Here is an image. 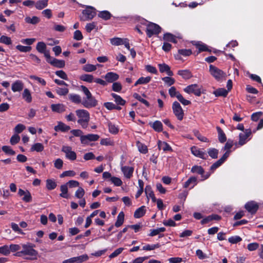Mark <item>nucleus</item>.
<instances>
[{"mask_svg":"<svg viewBox=\"0 0 263 263\" xmlns=\"http://www.w3.org/2000/svg\"><path fill=\"white\" fill-rule=\"evenodd\" d=\"M76 114L78 118V123L81 125L83 128H86L88 125V122L90 120V114L89 112L85 109H77Z\"/></svg>","mask_w":263,"mask_h":263,"instance_id":"1","label":"nucleus"},{"mask_svg":"<svg viewBox=\"0 0 263 263\" xmlns=\"http://www.w3.org/2000/svg\"><path fill=\"white\" fill-rule=\"evenodd\" d=\"M34 247V245L29 243L23 245L22 250L20 252H17L15 254V255L17 256H21L22 255H29L32 257L31 258V259H36L38 252L37 251L33 249Z\"/></svg>","mask_w":263,"mask_h":263,"instance_id":"2","label":"nucleus"},{"mask_svg":"<svg viewBox=\"0 0 263 263\" xmlns=\"http://www.w3.org/2000/svg\"><path fill=\"white\" fill-rule=\"evenodd\" d=\"M83 16L81 18L83 21L92 20L96 15V9L91 6H86V9L82 11Z\"/></svg>","mask_w":263,"mask_h":263,"instance_id":"3","label":"nucleus"},{"mask_svg":"<svg viewBox=\"0 0 263 263\" xmlns=\"http://www.w3.org/2000/svg\"><path fill=\"white\" fill-rule=\"evenodd\" d=\"M210 72L211 74L217 80L219 81L222 79L223 78H224L226 76V73L219 69L217 67L212 65H210Z\"/></svg>","mask_w":263,"mask_h":263,"instance_id":"4","label":"nucleus"},{"mask_svg":"<svg viewBox=\"0 0 263 263\" xmlns=\"http://www.w3.org/2000/svg\"><path fill=\"white\" fill-rule=\"evenodd\" d=\"M161 31V27L153 23H149L147 25L146 33L149 37H151L154 34H158Z\"/></svg>","mask_w":263,"mask_h":263,"instance_id":"5","label":"nucleus"},{"mask_svg":"<svg viewBox=\"0 0 263 263\" xmlns=\"http://www.w3.org/2000/svg\"><path fill=\"white\" fill-rule=\"evenodd\" d=\"M172 109L178 120H182L184 117V112L180 104L177 101L174 102L172 105Z\"/></svg>","mask_w":263,"mask_h":263,"instance_id":"6","label":"nucleus"},{"mask_svg":"<svg viewBox=\"0 0 263 263\" xmlns=\"http://www.w3.org/2000/svg\"><path fill=\"white\" fill-rule=\"evenodd\" d=\"M82 104L85 107L90 108L96 106L98 104V101L91 95L89 97L84 98Z\"/></svg>","mask_w":263,"mask_h":263,"instance_id":"7","label":"nucleus"},{"mask_svg":"<svg viewBox=\"0 0 263 263\" xmlns=\"http://www.w3.org/2000/svg\"><path fill=\"white\" fill-rule=\"evenodd\" d=\"M252 134L250 129H247L243 133H240L239 135V141L238 143V146H242L245 144L251 138L249 137Z\"/></svg>","mask_w":263,"mask_h":263,"instance_id":"8","label":"nucleus"},{"mask_svg":"<svg viewBox=\"0 0 263 263\" xmlns=\"http://www.w3.org/2000/svg\"><path fill=\"white\" fill-rule=\"evenodd\" d=\"M61 151L65 153V157L67 159L71 161L76 159L77 154L72 151L71 147L69 146H63Z\"/></svg>","mask_w":263,"mask_h":263,"instance_id":"9","label":"nucleus"},{"mask_svg":"<svg viewBox=\"0 0 263 263\" xmlns=\"http://www.w3.org/2000/svg\"><path fill=\"white\" fill-rule=\"evenodd\" d=\"M88 259V256L87 254L71 257L70 258L64 260L62 263H82Z\"/></svg>","mask_w":263,"mask_h":263,"instance_id":"10","label":"nucleus"},{"mask_svg":"<svg viewBox=\"0 0 263 263\" xmlns=\"http://www.w3.org/2000/svg\"><path fill=\"white\" fill-rule=\"evenodd\" d=\"M99 139V136L97 134H88L81 137V142L82 144H88L89 142L96 141Z\"/></svg>","mask_w":263,"mask_h":263,"instance_id":"11","label":"nucleus"},{"mask_svg":"<svg viewBox=\"0 0 263 263\" xmlns=\"http://www.w3.org/2000/svg\"><path fill=\"white\" fill-rule=\"evenodd\" d=\"M184 91L187 93H193L197 96H200L201 94V89L196 84L187 86L184 89Z\"/></svg>","mask_w":263,"mask_h":263,"instance_id":"12","label":"nucleus"},{"mask_svg":"<svg viewBox=\"0 0 263 263\" xmlns=\"http://www.w3.org/2000/svg\"><path fill=\"white\" fill-rule=\"evenodd\" d=\"M121 170L123 173L124 176L127 179H130L133 176V174L134 171L133 167L123 166V163L121 162Z\"/></svg>","mask_w":263,"mask_h":263,"instance_id":"13","label":"nucleus"},{"mask_svg":"<svg viewBox=\"0 0 263 263\" xmlns=\"http://www.w3.org/2000/svg\"><path fill=\"white\" fill-rule=\"evenodd\" d=\"M191 153L195 156L202 159H205L207 157L206 153L201 151L196 146H192L191 148Z\"/></svg>","mask_w":263,"mask_h":263,"instance_id":"14","label":"nucleus"},{"mask_svg":"<svg viewBox=\"0 0 263 263\" xmlns=\"http://www.w3.org/2000/svg\"><path fill=\"white\" fill-rule=\"evenodd\" d=\"M18 195L20 196H24L22 200L26 202H29L32 200V197L29 191H24L20 189L18 191Z\"/></svg>","mask_w":263,"mask_h":263,"instance_id":"15","label":"nucleus"},{"mask_svg":"<svg viewBox=\"0 0 263 263\" xmlns=\"http://www.w3.org/2000/svg\"><path fill=\"white\" fill-rule=\"evenodd\" d=\"M24 84L21 80H16L14 81L11 85V89L13 92H20L24 88Z\"/></svg>","mask_w":263,"mask_h":263,"instance_id":"16","label":"nucleus"},{"mask_svg":"<svg viewBox=\"0 0 263 263\" xmlns=\"http://www.w3.org/2000/svg\"><path fill=\"white\" fill-rule=\"evenodd\" d=\"M245 207L248 212L252 214L255 213L258 208L257 204L253 201L247 202Z\"/></svg>","mask_w":263,"mask_h":263,"instance_id":"17","label":"nucleus"},{"mask_svg":"<svg viewBox=\"0 0 263 263\" xmlns=\"http://www.w3.org/2000/svg\"><path fill=\"white\" fill-rule=\"evenodd\" d=\"M119 78V75L113 72H107L104 76L105 79L108 83H112L117 80Z\"/></svg>","mask_w":263,"mask_h":263,"instance_id":"18","label":"nucleus"},{"mask_svg":"<svg viewBox=\"0 0 263 263\" xmlns=\"http://www.w3.org/2000/svg\"><path fill=\"white\" fill-rule=\"evenodd\" d=\"M70 129L69 126L67 125L65 123L62 122H58V125L55 126L54 127V129L56 132H66L69 130Z\"/></svg>","mask_w":263,"mask_h":263,"instance_id":"19","label":"nucleus"},{"mask_svg":"<svg viewBox=\"0 0 263 263\" xmlns=\"http://www.w3.org/2000/svg\"><path fill=\"white\" fill-rule=\"evenodd\" d=\"M158 67L160 72L163 73L165 72L169 76H172L173 72L171 70L170 67L168 65L165 63L159 64Z\"/></svg>","mask_w":263,"mask_h":263,"instance_id":"20","label":"nucleus"},{"mask_svg":"<svg viewBox=\"0 0 263 263\" xmlns=\"http://www.w3.org/2000/svg\"><path fill=\"white\" fill-rule=\"evenodd\" d=\"M51 108L52 111L58 113H62L66 110L65 106L60 103L52 104L51 105Z\"/></svg>","mask_w":263,"mask_h":263,"instance_id":"21","label":"nucleus"},{"mask_svg":"<svg viewBox=\"0 0 263 263\" xmlns=\"http://www.w3.org/2000/svg\"><path fill=\"white\" fill-rule=\"evenodd\" d=\"M22 98L24 100L28 103H30L32 101V97L30 91L28 88H25L22 94Z\"/></svg>","mask_w":263,"mask_h":263,"instance_id":"22","label":"nucleus"},{"mask_svg":"<svg viewBox=\"0 0 263 263\" xmlns=\"http://www.w3.org/2000/svg\"><path fill=\"white\" fill-rule=\"evenodd\" d=\"M60 191L61 193L60 194V196L68 199L69 197V194H68V187L67 184H63L60 186Z\"/></svg>","mask_w":263,"mask_h":263,"instance_id":"23","label":"nucleus"},{"mask_svg":"<svg viewBox=\"0 0 263 263\" xmlns=\"http://www.w3.org/2000/svg\"><path fill=\"white\" fill-rule=\"evenodd\" d=\"M49 63L58 68H63L65 66V62L63 60H58L55 58H52V60H49Z\"/></svg>","mask_w":263,"mask_h":263,"instance_id":"24","label":"nucleus"},{"mask_svg":"<svg viewBox=\"0 0 263 263\" xmlns=\"http://www.w3.org/2000/svg\"><path fill=\"white\" fill-rule=\"evenodd\" d=\"M197 184V178L195 177H190L183 184L184 188H187L191 186L193 188Z\"/></svg>","mask_w":263,"mask_h":263,"instance_id":"25","label":"nucleus"},{"mask_svg":"<svg viewBox=\"0 0 263 263\" xmlns=\"http://www.w3.org/2000/svg\"><path fill=\"white\" fill-rule=\"evenodd\" d=\"M195 46L198 49L199 52L202 51H209L211 52V50H210L208 46L204 43L201 42H196L195 43Z\"/></svg>","mask_w":263,"mask_h":263,"instance_id":"26","label":"nucleus"},{"mask_svg":"<svg viewBox=\"0 0 263 263\" xmlns=\"http://www.w3.org/2000/svg\"><path fill=\"white\" fill-rule=\"evenodd\" d=\"M158 148L160 149H162L164 152L166 151H172L173 149L170 145L165 142H162L161 141H159L158 142Z\"/></svg>","mask_w":263,"mask_h":263,"instance_id":"27","label":"nucleus"},{"mask_svg":"<svg viewBox=\"0 0 263 263\" xmlns=\"http://www.w3.org/2000/svg\"><path fill=\"white\" fill-rule=\"evenodd\" d=\"M69 99L70 101H71L73 103L76 104H79L80 103H82V99L80 95L77 94L71 93L68 96Z\"/></svg>","mask_w":263,"mask_h":263,"instance_id":"28","label":"nucleus"},{"mask_svg":"<svg viewBox=\"0 0 263 263\" xmlns=\"http://www.w3.org/2000/svg\"><path fill=\"white\" fill-rule=\"evenodd\" d=\"M111 96L114 99V101L117 105H120L122 106L125 105L126 103L125 100L123 99L120 96L114 93H112L111 94Z\"/></svg>","mask_w":263,"mask_h":263,"instance_id":"29","label":"nucleus"},{"mask_svg":"<svg viewBox=\"0 0 263 263\" xmlns=\"http://www.w3.org/2000/svg\"><path fill=\"white\" fill-rule=\"evenodd\" d=\"M48 0H40L35 3V7L38 10H42L48 5Z\"/></svg>","mask_w":263,"mask_h":263,"instance_id":"30","label":"nucleus"},{"mask_svg":"<svg viewBox=\"0 0 263 263\" xmlns=\"http://www.w3.org/2000/svg\"><path fill=\"white\" fill-rule=\"evenodd\" d=\"M145 206H142L136 210L134 213V217L139 218L142 217L145 213Z\"/></svg>","mask_w":263,"mask_h":263,"instance_id":"31","label":"nucleus"},{"mask_svg":"<svg viewBox=\"0 0 263 263\" xmlns=\"http://www.w3.org/2000/svg\"><path fill=\"white\" fill-rule=\"evenodd\" d=\"M178 74L184 79H189L192 77L191 71L189 70H180Z\"/></svg>","mask_w":263,"mask_h":263,"instance_id":"32","label":"nucleus"},{"mask_svg":"<svg viewBox=\"0 0 263 263\" xmlns=\"http://www.w3.org/2000/svg\"><path fill=\"white\" fill-rule=\"evenodd\" d=\"M46 187L48 190H54L57 186V182L54 180L49 179L46 180Z\"/></svg>","mask_w":263,"mask_h":263,"instance_id":"33","label":"nucleus"},{"mask_svg":"<svg viewBox=\"0 0 263 263\" xmlns=\"http://www.w3.org/2000/svg\"><path fill=\"white\" fill-rule=\"evenodd\" d=\"M124 219V214L123 212H121L117 216V220L115 222V226L117 228L120 227L123 223Z\"/></svg>","mask_w":263,"mask_h":263,"instance_id":"34","label":"nucleus"},{"mask_svg":"<svg viewBox=\"0 0 263 263\" xmlns=\"http://www.w3.org/2000/svg\"><path fill=\"white\" fill-rule=\"evenodd\" d=\"M216 128H217L218 134V139H219V142L221 143L224 142L227 140V138H226L225 134L224 133L223 130L221 129V128L220 127H219V126H217L216 127Z\"/></svg>","mask_w":263,"mask_h":263,"instance_id":"35","label":"nucleus"},{"mask_svg":"<svg viewBox=\"0 0 263 263\" xmlns=\"http://www.w3.org/2000/svg\"><path fill=\"white\" fill-rule=\"evenodd\" d=\"M213 93L216 97H226L228 93V91L224 88H221L215 90Z\"/></svg>","mask_w":263,"mask_h":263,"instance_id":"36","label":"nucleus"},{"mask_svg":"<svg viewBox=\"0 0 263 263\" xmlns=\"http://www.w3.org/2000/svg\"><path fill=\"white\" fill-rule=\"evenodd\" d=\"M80 79L81 80L88 83H92L94 80L93 76L92 74H82L80 76Z\"/></svg>","mask_w":263,"mask_h":263,"instance_id":"37","label":"nucleus"},{"mask_svg":"<svg viewBox=\"0 0 263 263\" xmlns=\"http://www.w3.org/2000/svg\"><path fill=\"white\" fill-rule=\"evenodd\" d=\"M44 146L43 144L41 143H36L32 145L31 147V151L33 152L35 151L36 152H41L44 150Z\"/></svg>","mask_w":263,"mask_h":263,"instance_id":"38","label":"nucleus"},{"mask_svg":"<svg viewBox=\"0 0 263 263\" xmlns=\"http://www.w3.org/2000/svg\"><path fill=\"white\" fill-rule=\"evenodd\" d=\"M151 80V77H141L135 83V86H137L139 84H145L150 82Z\"/></svg>","mask_w":263,"mask_h":263,"instance_id":"39","label":"nucleus"},{"mask_svg":"<svg viewBox=\"0 0 263 263\" xmlns=\"http://www.w3.org/2000/svg\"><path fill=\"white\" fill-rule=\"evenodd\" d=\"M152 127L156 132H160L162 130L163 125L159 121H156L152 124Z\"/></svg>","mask_w":263,"mask_h":263,"instance_id":"40","label":"nucleus"},{"mask_svg":"<svg viewBox=\"0 0 263 263\" xmlns=\"http://www.w3.org/2000/svg\"><path fill=\"white\" fill-rule=\"evenodd\" d=\"M163 40L166 41L171 42L174 43L177 42L176 37L173 34L170 33H166L164 34Z\"/></svg>","mask_w":263,"mask_h":263,"instance_id":"41","label":"nucleus"},{"mask_svg":"<svg viewBox=\"0 0 263 263\" xmlns=\"http://www.w3.org/2000/svg\"><path fill=\"white\" fill-rule=\"evenodd\" d=\"M82 69L85 72H90L94 71L97 69V65L87 64L83 67Z\"/></svg>","mask_w":263,"mask_h":263,"instance_id":"42","label":"nucleus"},{"mask_svg":"<svg viewBox=\"0 0 263 263\" xmlns=\"http://www.w3.org/2000/svg\"><path fill=\"white\" fill-rule=\"evenodd\" d=\"M110 13L106 10L100 11L98 14V16L104 20H108L111 17Z\"/></svg>","mask_w":263,"mask_h":263,"instance_id":"43","label":"nucleus"},{"mask_svg":"<svg viewBox=\"0 0 263 263\" xmlns=\"http://www.w3.org/2000/svg\"><path fill=\"white\" fill-rule=\"evenodd\" d=\"M145 193L146 194L147 201H148L149 200V198L153 196L154 195V193L152 190V189L151 186L149 185H147L145 186Z\"/></svg>","mask_w":263,"mask_h":263,"instance_id":"44","label":"nucleus"},{"mask_svg":"<svg viewBox=\"0 0 263 263\" xmlns=\"http://www.w3.org/2000/svg\"><path fill=\"white\" fill-rule=\"evenodd\" d=\"M160 247V245L159 243L154 244V245H146L143 246L142 250L144 251H151L154 250L155 249L159 248Z\"/></svg>","mask_w":263,"mask_h":263,"instance_id":"45","label":"nucleus"},{"mask_svg":"<svg viewBox=\"0 0 263 263\" xmlns=\"http://www.w3.org/2000/svg\"><path fill=\"white\" fill-rule=\"evenodd\" d=\"M109 132L112 134H117L119 132V128L115 124L111 123H108Z\"/></svg>","mask_w":263,"mask_h":263,"instance_id":"46","label":"nucleus"},{"mask_svg":"<svg viewBox=\"0 0 263 263\" xmlns=\"http://www.w3.org/2000/svg\"><path fill=\"white\" fill-rule=\"evenodd\" d=\"M165 231V228L164 227L157 228L156 229H153L151 230V233L149 234V236H154L158 234H159L160 233L163 232Z\"/></svg>","mask_w":263,"mask_h":263,"instance_id":"47","label":"nucleus"},{"mask_svg":"<svg viewBox=\"0 0 263 263\" xmlns=\"http://www.w3.org/2000/svg\"><path fill=\"white\" fill-rule=\"evenodd\" d=\"M36 48L39 52L43 53L46 51V45L44 42H40L37 44Z\"/></svg>","mask_w":263,"mask_h":263,"instance_id":"48","label":"nucleus"},{"mask_svg":"<svg viewBox=\"0 0 263 263\" xmlns=\"http://www.w3.org/2000/svg\"><path fill=\"white\" fill-rule=\"evenodd\" d=\"M191 172L193 173H197L200 175H202L204 173V170L201 166L195 165L192 167Z\"/></svg>","mask_w":263,"mask_h":263,"instance_id":"49","label":"nucleus"},{"mask_svg":"<svg viewBox=\"0 0 263 263\" xmlns=\"http://www.w3.org/2000/svg\"><path fill=\"white\" fill-rule=\"evenodd\" d=\"M56 92L60 96H65L66 95L69 91V90L67 88H61L57 87L55 89Z\"/></svg>","mask_w":263,"mask_h":263,"instance_id":"50","label":"nucleus"},{"mask_svg":"<svg viewBox=\"0 0 263 263\" xmlns=\"http://www.w3.org/2000/svg\"><path fill=\"white\" fill-rule=\"evenodd\" d=\"M39 18L37 16H33L32 17H26L25 21L27 23L31 24H36L39 22Z\"/></svg>","mask_w":263,"mask_h":263,"instance_id":"51","label":"nucleus"},{"mask_svg":"<svg viewBox=\"0 0 263 263\" xmlns=\"http://www.w3.org/2000/svg\"><path fill=\"white\" fill-rule=\"evenodd\" d=\"M2 149L6 154L9 155H14L15 154V152L9 146H3L2 147Z\"/></svg>","mask_w":263,"mask_h":263,"instance_id":"52","label":"nucleus"},{"mask_svg":"<svg viewBox=\"0 0 263 263\" xmlns=\"http://www.w3.org/2000/svg\"><path fill=\"white\" fill-rule=\"evenodd\" d=\"M208 153L211 158L215 159L217 158L218 154V150L214 148H210L208 150Z\"/></svg>","mask_w":263,"mask_h":263,"instance_id":"53","label":"nucleus"},{"mask_svg":"<svg viewBox=\"0 0 263 263\" xmlns=\"http://www.w3.org/2000/svg\"><path fill=\"white\" fill-rule=\"evenodd\" d=\"M137 145L140 152L143 154L147 153L148 149L146 145L139 142H137Z\"/></svg>","mask_w":263,"mask_h":263,"instance_id":"54","label":"nucleus"},{"mask_svg":"<svg viewBox=\"0 0 263 263\" xmlns=\"http://www.w3.org/2000/svg\"><path fill=\"white\" fill-rule=\"evenodd\" d=\"M123 41L124 39L118 37L113 38L110 40L111 44L116 46L122 45Z\"/></svg>","mask_w":263,"mask_h":263,"instance_id":"55","label":"nucleus"},{"mask_svg":"<svg viewBox=\"0 0 263 263\" xmlns=\"http://www.w3.org/2000/svg\"><path fill=\"white\" fill-rule=\"evenodd\" d=\"M85 194V191L82 187H79L75 193V196L79 199H81Z\"/></svg>","mask_w":263,"mask_h":263,"instance_id":"56","label":"nucleus"},{"mask_svg":"<svg viewBox=\"0 0 263 263\" xmlns=\"http://www.w3.org/2000/svg\"><path fill=\"white\" fill-rule=\"evenodd\" d=\"M16 48L22 52H29L31 50V47L30 46H25L20 45H17L16 46Z\"/></svg>","mask_w":263,"mask_h":263,"instance_id":"57","label":"nucleus"},{"mask_svg":"<svg viewBox=\"0 0 263 263\" xmlns=\"http://www.w3.org/2000/svg\"><path fill=\"white\" fill-rule=\"evenodd\" d=\"M0 43H4L6 45H10L12 43V41L10 37L5 35H2L0 37Z\"/></svg>","mask_w":263,"mask_h":263,"instance_id":"58","label":"nucleus"},{"mask_svg":"<svg viewBox=\"0 0 263 263\" xmlns=\"http://www.w3.org/2000/svg\"><path fill=\"white\" fill-rule=\"evenodd\" d=\"M110 181L116 186H120L122 184V180L118 177H112Z\"/></svg>","mask_w":263,"mask_h":263,"instance_id":"59","label":"nucleus"},{"mask_svg":"<svg viewBox=\"0 0 263 263\" xmlns=\"http://www.w3.org/2000/svg\"><path fill=\"white\" fill-rule=\"evenodd\" d=\"M162 81L164 82L165 84H166L168 86H171L175 83L174 79L170 77H165L162 79Z\"/></svg>","mask_w":263,"mask_h":263,"instance_id":"60","label":"nucleus"},{"mask_svg":"<svg viewBox=\"0 0 263 263\" xmlns=\"http://www.w3.org/2000/svg\"><path fill=\"white\" fill-rule=\"evenodd\" d=\"M241 240V238L239 236H232L228 239L229 242L232 244L237 243Z\"/></svg>","mask_w":263,"mask_h":263,"instance_id":"61","label":"nucleus"},{"mask_svg":"<svg viewBox=\"0 0 263 263\" xmlns=\"http://www.w3.org/2000/svg\"><path fill=\"white\" fill-rule=\"evenodd\" d=\"M0 253L4 255H8L10 254L9 246L7 245L0 247Z\"/></svg>","mask_w":263,"mask_h":263,"instance_id":"62","label":"nucleus"},{"mask_svg":"<svg viewBox=\"0 0 263 263\" xmlns=\"http://www.w3.org/2000/svg\"><path fill=\"white\" fill-rule=\"evenodd\" d=\"M97 27V24L95 22L88 23L85 26V29L87 32H90L92 30L95 29Z\"/></svg>","mask_w":263,"mask_h":263,"instance_id":"63","label":"nucleus"},{"mask_svg":"<svg viewBox=\"0 0 263 263\" xmlns=\"http://www.w3.org/2000/svg\"><path fill=\"white\" fill-rule=\"evenodd\" d=\"M63 165V161L60 158H58L54 161V166L57 169H61Z\"/></svg>","mask_w":263,"mask_h":263,"instance_id":"64","label":"nucleus"}]
</instances>
